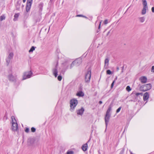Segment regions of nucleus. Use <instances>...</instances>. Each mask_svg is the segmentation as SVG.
I'll return each mask as SVG.
<instances>
[{
    "mask_svg": "<svg viewBox=\"0 0 154 154\" xmlns=\"http://www.w3.org/2000/svg\"><path fill=\"white\" fill-rule=\"evenodd\" d=\"M78 103V101L75 98H73L70 100V110L71 112L73 111Z\"/></svg>",
    "mask_w": 154,
    "mask_h": 154,
    "instance_id": "1",
    "label": "nucleus"
},
{
    "mask_svg": "<svg viewBox=\"0 0 154 154\" xmlns=\"http://www.w3.org/2000/svg\"><path fill=\"white\" fill-rule=\"evenodd\" d=\"M11 119L12 123L11 129L14 131H16L18 128V125L17 123V121L14 116H12L11 117Z\"/></svg>",
    "mask_w": 154,
    "mask_h": 154,
    "instance_id": "2",
    "label": "nucleus"
},
{
    "mask_svg": "<svg viewBox=\"0 0 154 154\" xmlns=\"http://www.w3.org/2000/svg\"><path fill=\"white\" fill-rule=\"evenodd\" d=\"M10 81H11L13 82L14 86L16 87H17L20 84V81L17 79V77L15 76H13L11 74Z\"/></svg>",
    "mask_w": 154,
    "mask_h": 154,
    "instance_id": "3",
    "label": "nucleus"
},
{
    "mask_svg": "<svg viewBox=\"0 0 154 154\" xmlns=\"http://www.w3.org/2000/svg\"><path fill=\"white\" fill-rule=\"evenodd\" d=\"M33 75V73L31 71H27L24 72L22 80L30 78Z\"/></svg>",
    "mask_w": 154,
    "mask_h": 154,
    "instance_id": "4",
    "label": "nucleus"
},
{
    "mask_svg": "<svg viewBox=\"0 0 154 154\" xmlns=\"http://www.w3.org/2000/svg\"><path fill=\"white\" fill-rule=\"evenodd\" d=\"M91 69L89 68L85 74V81L86 82L89 83L90 82L91 78Z\"/></svg>",
    "mask_w": 154,
    "mask_h": 154,
    "instance_id": "5",
    "label": "nucleus"
},
{
    "mask_svg": "<svg viewBox=\"0 0 154 154\" xmlns=\"http://www.w3.org/2000/svg\"><path fill=\"white\" fill-rule=\"evenodd\" d=\"M111 107L110 106H109L106 112V114L105 117V122L106 126H107L108 123L109 121L110 118L109 112L111 110Z\"/></svg>",
    "mask_w": 154,
    "mask_h": 154,
    "instance_id": "6",
    "label": "nucleus"
},
{
    "mask_svg": "<svg viewBox=\"0 0 154 154\" xmlns=\"http://www.w3.org/2000/svg\"><path fill=\"white\" fill-rule=\"evenodd\" d=\"M69 64L68 62H66L62 64V66L63 67L61 70V73L64 74V73L69 67Z\"/></svg>",
    "mask_w": 154,
    "mask_h": 154,
    "instance_id": "7",
    "label": "nucleus"
},
{
    "mask_svg": "<svg viewBox=\"0 0 154 154\" xmlns=\"http://www.w3.org/2000/svg\"><path fill=\"white\" fill-rule=\"evenodd\" d=\"M58 62H57V63L54 67L52 69V72L53 75L55 77H57L58 75Z\"/></svg>",
    "mask_w": 154,
    "mask_h": 154,
    "instance_id": "8",
    "label": "nucleus"
},
{
    "mask_svg": "<svg viewBox=\"0 0 154 154\" xmlns=\"http://www.w3.org/2000/svg\"><path fill=\"white\" fill-rule=\"evenodd\" d=\"M82 59L81 58L76 59L74 61V63H75V65L76 66H79L82 63Z\"/></svg>",
    "mask_w": 154,
    "mask_h": 154,
    "instance_id": "9",
    "label": "nucleus"
},
{
    "mask_svg": "<svg viewBox=\"0 0 154 154\" xmlns=\"http://www.w3.org/2000/svg\"><path fill=\"white\" fill-rule=\"evenodd\" d=\"M84 111V108L82 107L81 109L77 110L76 111V112L77 115L82 116L83 115Z\"/></svg>",
    "mask_w": 154,
    "mask_h": 154,
    "instance_id": "10",
    "label": "nucleus"
},
{
    "mask_svg": "<svg viewBox=\"0 0 154 154\" xmlns=\"http://www.w3.org/2000/svg\"><path fill=\"white\" fill-rule=\"evenodd\" d=\"M152 85L150 84H147L143 85V88L144 89H143V91H146L149 90L151 88Z\"/></svg>",
    "mask_w": 154,
    "mask_h": 154,
    "instance_id": "11",
    "label": "nucleus"
},
{
    "mask_svg": "<svg viewBox=\"0 0 154 154\" xmlns=\"http://www.w3.org/2000/svg\"><path fill=\"white\" fill-rule=\"evenodd\" d=\"M139 80L142 83H145L146 82L147 79L146 76H143L140 77Z\"/></svg>",
    "mask_w": 154,
    "mask_h": 154,
    "instance_id": "12",
    "label": "nucleus"
},
{
    "mask_svg": "<svg viewBox=\"0 0 154 154\" xmlns=\"http://www.w3.org/2000/svg\"><path fill=\"white\" fill-rule=\"evenodd\" d=\"M21 1L20 0H18L16 3V10L18 11L20 10Z\"/></svg>",
    "mask_w": 154,
    "mask_h": 154,
    "instance_id": "13",
    "label": "nucleus"
},
{
    "mask_svg": "<svg viewBox=\"0 0 154 154\" xmlns=\"http://www.w3.org/2000/svg\"><path fill=\"white\" fill-rule=\"evenodd\" d=\"M149 97V93L148 92H146L143 95V100L144 101H146L148 99Z\"/></svg>",
    "mask_w": 154,
    "mask_h": 154,
    "instance_id": "14",
    "label": "nucleus"
},
{
    "mask_svg": "<svg viewBox=\"0 0 154 154\" xmlns=\"http://www.w3.org/2000/svg\"><path fill=\"white\" fill-rule=\"evenodd\" d=\"M88 147L87 143H86L82 146V149L84 151H85L87 150Z\"/></svg>",
    "mask_w": 154,
    "mask_h": 154,
    "instance_id": "15",
    "label": "nucleus"
},
{
    "mask_svg": "<svg viewBox=\"0 0 154 154\" xmlns=\"http://www.w3.org/2000/svg\"><path fill=\"white\" fill-rule=\"evenodd\" d=\"M76 95L79 97H82L84 96V94L82 91H79L77 92Z\"/></svg>",
    "mask_w": 154,
    "mask_h": 154,
    "instance_id": "16",
    "label": "nucleus"
},
{
    "mask_svg": "<svg viewBox=\"0 0 154 154\" xmlns=\"http://www.w3.org/2000/svg\"><path fill=\"white\" fill-rule=\"evenodd\" d=\"M32 0H27L26 6L31 7Z\"/></svg>",
    "mask_w": 154,
    "mask_h": 154,
    "instance_id": "17",
    "label": "nucleus"
},
{
    "mask_svg": "<svg viewBox=\"0 0 154 154\" xmlns=\"http://www.w3.org/2000/svg\"><path fill=\"white\" fill-rule=\"evenodd\" d=\"M19 15L20 14L19 13H16L14 14V18L13 19V20L14 21H16L17 20V18L18 17Z\"/></svg>",
    "mask_w": 154,
    "mask_h": 154,
    "instance_id": "18",
    "label": "nucleus"
},
{
    "mask_svg": "<svg viewBox=\"0 0 154 154\" xmlns=\"http://www.w3.org/2000/svg\"><path fill=\"white\" fill-rule=\"evenodd\" d=\"M143 7L147 8V3L146 0H143Z\"/></svg>",
    "mask_w": 154,
    "mask_h": 154,
    "instance_id": "19",
    "label": "nucleus"
},
{
    "mask_svg": "<svg viewBox=\"0 0 154 154\" xmlns=\"http://www.w3.org/2000/svg\"><path fill=\"white\" fill-rule=\"evenodd\" d=\"M62 74H62L61 73V71L60 72V75L57 76V79L59 81H60L62 79V76L61 75Z\"/></svg>",
    "mask_w": 154,
    "mask_h": 154,
    "instance_id": "20",
    "label": "nucleus"
},
{
    "mask_svg": "<svg viewBox=\"0 0 154 154\" xmlns=\"http://www.w3.org/2000/svg\"><path fill=\"white\" fill-rule=\"evenodd\" d=\"M6 64L7 66H8L10 63V54L8 55V58L6 59Z\"/></svg>",
    "mask_w": 154,
    "mask_h": 154,
    "instance_id": "21",
    "label": "nucleus"
},
{
    "mask_svg": "<svg viewBox=\"0 0 154 154\" xmlns=\"http://www.w3.org/2000/svg\"><path fill=\"white\" fill-rule=\"evenodd\" d=\"M147 9V8L143 7V8L142 10V14L143 15L144 14L146 13V9Z\"/></svg>",
    "mask_w": 154,
    "mask_h": 154,
    "instance_id": "22",
    "label": "nucleus"
},
{
    "mask_svg": "<svg viewBox=\"0 0 154 154\" xmlns=\"http://www.w3.org/2000/svg\"><path fill=\"white\" fill-rule=\"evenodd\" d=\"M35 48H36V47H35L33 46H32L29 50V52L31 53L32 52L35 50Z\"/></svg>",
    "mask_w": 154,
    "mask_h": 154,
    "instance_id": "23",
    "label": "nucleus"
},
{
    "mask_svg": "<svg viewBox=\"0 0 154 154\" xmlns=\"http://www.w3.org/2000/svg\"><path fill=\"white\" fill-rule=\"evenodd\" d=\"M139 20L141 23H143L145 21V18L144 17H140L139 18Z\"/></svg>",
    "mask_w": 154,
    "mask_h": 154,
    "instance_id": "24",
    "label": "nucleus"
},
{
    "mask_svg": "<svg viewBox=\"0 0 154 154\" xmlns=\"http://www.w3.org/2000/svg\"><path fill=\"white\" fill-rule=\"evenodd\" d=\"M109 61V60L108 58H106L105 59V66H106V65H107V66H108V65Z\"/></svg>",
    "mask_w": 154,
    "mask_h": 154,
    "instance_id": "25",
    "label": "nucleus"
},
{
    "mask_svg": "<svg viewBox=\"0 0 154 154\" xmlns=\"http://www.w3.org/2000/svg\"><path fill=\"white\" fill-rule=\"evenodd\" d=\"M5 17L4 15H3L1 16L0 17V20L2 21L4 20H5Z\"/></svg>",
    "mask_w": 154,
    "mask_h": 154,
    "instance_id": "26",
    "label": "nucleus"
},
{
    "mask_svg": "<svg viewBox=\"0 0 154 154\" xmlns=\"http://www.w3.org/2000/svg\"><path fill=\"white\" fill-rule=\"evenodd\" d=\"M143 93L142 92H140V93H136L135 94V95L137 97H138L139 95H140L141 96H143Z\"/></svg>",
    "mask_w": 154,
    "mask_h": 154,
    "instance_id": "27",
    "label": "nucleus"
},
{
    "mask_svg": "<svg viewBox=\"0 0 154 154\" xmlns=\"http://www.w3.org/2000/svg\"><path fill=\"white\" fill-rule=\"evenodd\" d=\"M126 89V91L128 92H129L131 90V88L129 86H127Z\"/></svg>",
    "mask_w": 154,
    "mask_h": 154,
    "instance_id": "28",
    "label": "nucleus"
},
{
    "mask_svg": "<svg viewBox=\"0 0 154 154\" xmlns=\"http://www.w3.org/2000/svg\"><path fill=\"white\" fill-rule=\"evenodd\" d=\"M76 17H82L85 18H88L87 17H86V16H83L81 14L77 15L76 16Z\"/></svg>",
    "mask_w": 154,
    "mask_h": 154,
    "instance_id": "29",
    "label": "nucleus"
},
{
    "mask_svg": "<svg viewBox=\"0 0 154 154\" xmlns=\"http://www.w3.org/2000/svg\"><path fill=\"white\" fill-rule=\"evenodd\" d=\"M11 34L12 37L13 38H15L16 36V32H12L11 33Z\"/></svg>",
    "mask_w": 154,
    "mask_h": 154,
    "instance_id": "30",
    "label": "nucleus"
},
{
    "mask_svg": "<svg viewBox=\"0 0 154 154\" xmlns=\"http://www.w3.org/2000/svg\"><path fill=\"white\" fill-rule=\"evenodd\" d=\"M106 74L108 75H111L112 74V72L110 70H107L106 71Z\"/></svg>",
    "mask_w": 154,
    "mask_h": 154,
    "instance_id": "31",
    "label": "nucleus"
},
{
    "mask_svg": "<svg viewBox=\"0 0 154 154\" xmlns=\"http://www.w3.org/2000/svg\"><path fill=\"white\" fill-rule=\"evenodd\" d=\"M74 152L72 151H68L66 152V154H73Z\"/></svg>",
    "mask_w": 154,
    "mask_h": 154,
    "instance_id": "32",
    "label": "nucleus"
},
{
    "mask_svg": "<svg viewBox=\"0 0 154 154\" xmlns=\"http://www.w3.org/2000/svg\"><path fill=\"white\" fill-rule=\"evenodd\" d=\"M25 132L27 133H29V128L27 127L25 129Z\"/></svg>",
    "mask_w": 154,
    "mask_h": 154,
    "instance_id": "33",
    "label": "nucleus"
},
{
    "mask_svg": "<svg viewBox=\"0 0 154 154\" xmlns=\"http://www.w3.org/2000/svg\"><path fill=\"white\" fill-rule=\"evenodd\" d=\"M30 8H31V7H29L26 6V11L27 12H28L29 11Z\"/></svg>",
    "mask_w": 154,
    "mask_h": 154,
    "instance_id": "34",
    "label": "nucleus"
},
{
    "mask_svg": "<svg viewBox=\"0 0 154 154\" xmlns=\"http://www.w3.org/2000/svg\"><path fill=\"white\" fill-rule=\"evenodd\" d=\"M75 65V63H74V61L72 62V63L70 65V69H71Z\"/></svg>",
    "mask_w": 154,
    "mask_h": 154,
    "instance_id": "35",
    "label": "nucleus"
},
{
    "mask_svg": "<svg viewBox=\"0 0 154 154\" xmlns=\"http://www.w3.org/2000/svg\"><path fill=\"white\" fill-rule=\"evenodd\" d=\"M121 108H122V107L121 106H120V107H119L116 110V113H118V112H119L120 110L121 109Z\"/></svg>",
    "mask_w": 154,
    "mask_h": 154,
    "instance_id": "36",
    "label": "nucleus"
},
{
    "mask_svg": "<svg viewBox=\"0 0 154 154\" xmlns=\"http://www.w3.org/2000/svg\"><path fill=\"white\" fill-rule=\"evenodd\" d=\"M35 131H36V129L34 127H32L31 128V131L32 132H35Z\"/></svg>",
    "mask_w": 154,
    "mask_h": 154,
    "instance_id": "37",
    "label": "nucleus"
},
{
    "mask_svg": "<svg viewBox=\"0 0 154 154\" xmlns=\"http://www.w3.org/2000/svg\"><path fill=\"white\" fill-rule=\"evenodd\" d=\"M14 56L13 53L12 52H10V59L11 58H12Z\"/></svg>",
    "mask_w": 154,
    "mask_h": 154,
    "instance_id": "38",
    "label": "nucleus"
},
{
    "mask_svg": "<svg viewBox=\"0 0 154 154\" xmlns=\"http://www.w3.org/2000/svg\"><path fill=\"white\" fill-rule=\"evenodd\" d=\"M114 83H115L114 81H113L112 82V83L111 84V88H112L113 87Z\"/></svg>",
    "mask_w": 154,
    "mask_h": 154,
    "instance_id": "39",
    "label": "nucleus"
},
{
    "mask_svg": "<svg viewBox=\"0 0 154 154\" xmlns=\"http://www.w3.org/2000/svg\"><path fill=\"white\" fill-rule=\"evenodd\" d=\"M151 71L152 72H154V66H152V67L151 69Z\"/></svg>",
    "mask_w": 154,
    "mask_h": 154,
    "instance_id": "40",
    "label": "nucleus"
},
{
    "mask_svg": "<svg viewBox=\"0 0 154 154\" xmlns=\"http://www.w3.org/2000/svg\"><path fill=\"white\" fill-rule=\"evenodd\" d=\"M104 23L105 24H107L108 23V20H106L104 21Z\"/></svg>",
    "mask_w": 154,
    "mask_h": 154,
    "instance_id": "41",
    "label": "nucleus"
},
{
    "mask_svg": "<svg viewBox=\"0 0 154 154\" xmlns=\"http://www.w3.org/2000/svg\"><path fill=\"white\" fill-rule=\"evenodd\" d=\"M7 115H5L4 117V119L5 120H7Z\"/></svg>",
    "mask_w": 154,
    "mask_h": 154,
    "instance_id": "42",
    "label": "nucleus"
},
{
    "mask_svg": "<svg viewBox=\"0 0 154 154\" xmlns=\"http://www.w3.org/2000/svg\"><path fill=\"white\" fill-rule=\"evenodd\" d=\"M101 23V21L100 22L99 26H98V28L99 29L100 28Z\"/></svg>",
    "mask_w": 154,
    "mask_h": 154,
    "instance_id": "43",
    "label": "nucleus"
},
{
    "mask_svg": "<svg viewBox=\"0 0 154 154\" xmlns=\"http://www.w3.org/2000/svg\"><path fill=\"white\" fill-rule=\"evenodd\" d=\"M82 86H80L79 87V91H82Z\"/></svg>",
    "mask_w": 154,
    "mask_h": 154,
    "instance_id": "44",
    "label": "nucleus"
},
{
    "mask_svg": "<svg viewBox=\"0 0 154 154\" xmlns=\"http://www.w3.org/2000/svg\"><path fill=\"white\" fill-rule=\"evenodd\" d=\"M151 10L152 12H154V7H153L152 8Z\"/></svg>",
    "mask_w": 154,
    "mask_h": 154,
    "instance_id": "45",
    "label": "nucleus"
},
{
    "mask_svg": "<svg viewBox=\"0 0 154 154\" xmlns=\"http://www.w3.org/2000/svg\"><path fill=\"white\" fill-rule=\"evenodd\" d=\"M117 79V76H116V77L115 78V79H114V80L113 81H114V82H115V81H116Z\"/></svg>",
    "mask_w": 154,
    "mask_h": 154,
    "instance_id": "46",
    "label": "nucleus"
},
{
    "mask_svg": "<svg viewBox=\"0 0 154 154\" xmlns=\"http://www.w3.org/2000/svg\"><path fill=\"white\" fill-rule=\"evenodd\" d=\"M99 103L100 104H101L102 103V102L101 101H100L99 102Z\"/></svg>",
    "mask_w": 154,
    "mask_h": 154,
    "instance_id": "47",
    "label": "nucleus"
},
{
    "mask_svg": "<svg viewBox=\"0 0 154 154\" xmlns=\"http://www.w3.org/2000/svg\"><path fill=\"white\" fill-rule=\"evenodd\" d=\"M23 3H25L26 1V0H23Z\"/></svg>",
    "mask_w": 154,
    "mask_h": 154,
    "instance_id": "48",
    "label": "nucleus"
},
{
    "mask_svg": "<svg viewBox=\"0 0 154 154\" xmlns=\"http://www.w3.org/2000/svg\"><path fill=\"white\" fill-rule=\"evenodd\" d=\"M90 139L88 140V141L87 142V143H88L89 142H90Z\"/></svg>",
    "mask_w": 154,
    "mask_h": 154,
    "instance_id": "49",
    "label": "nucleus"
},
{
    "mask_svg": "<svg viewBox=\"0 0 154 154\" xmlns=\"http://www.w3.org/2000/svg\"><path fill=\"white\" fill-rule=\"evenodd\" d=\"M98 152L99 154H101L99 151H98Z\"/></svg>",
    "mask_w": 154,
    "mask_h": 154,
    "instance_id": "50",
    "label": "nucleus"
},
{
    "mask_svg": "<svg viewBox=\"0 0 154 154\" xmlns=\"http://www.w3.org/2000/svg\"><path fill=\"white\" fill-rule=\"evenodd\" d=\"M53 0H50V2H52Z\"/></svg>",
    "mask_w": 154,
    "mask_h": 154,
    "instance_id": "51",
    "label": "nucleus"
},
{
    "mask_svg": "<svg viewBox=\"0 0 154 154\" xmlns=\"http://www.w3.org/2000/svg\"><path fill=\"white\" fill-rule=\"evenodd\" d=\"M40 9H41V10H42V7H41V8H40Z\"/></svg>",
    "mask_w": 154,
    "mask_h": 154,
    "instance_id": "52",
    "label": "nucleus"
},
{
    "mask_svg": "<svg viewBox=\"0 0 154 154\" xmlns=\"http://www.w3.org/2000/svg\"><path fill=\"white\" fill-rule=\"evenodd\" d=\"M22 6L23 8V6H24V5H22Z\"/></svg>",
    "mask_w": 154,
    "mask_h": 154,
    "instance_id": "53",
    "label": "nucleus"
}]
</instances>
